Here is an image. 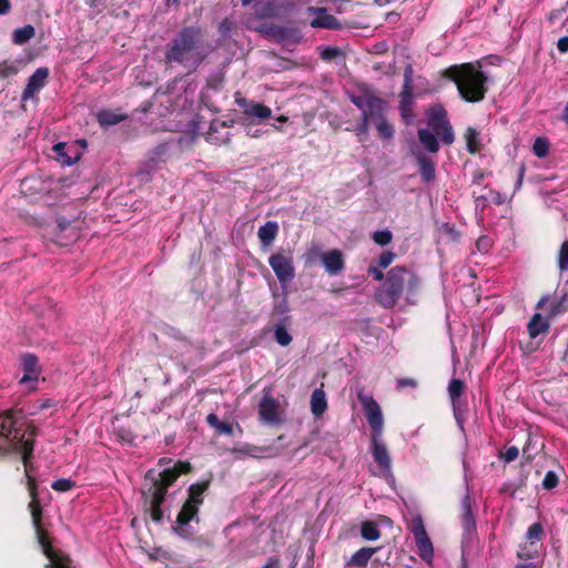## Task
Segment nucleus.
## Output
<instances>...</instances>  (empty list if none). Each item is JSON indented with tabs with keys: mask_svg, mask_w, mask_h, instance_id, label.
<instances>
[{
	"mask_svg": "<svg viewBox=\"0 0 568 568\" xmlns=\"http://www.w3.org/2000/svg\"><path fill=\"white\" fill-rule=\"evenodd\" d=\"M213 47L205 39V30L199 26L181 28L165 44V68L181 67L192 73L206 60Z\"/></svg>",
	"mask_w": 568,
	"mask_h": 568,
	"instance_id": "1",
	"label": "nucleus"
},
{
	"mask_svg": "<svg viewBox=\"0 0 568 568\" xmlns=\"http://www.w3.org/2000/svg\"><path fill=\"white\" fill-rule=\"evenodd\" d=\"M420 287L417 274L406 266H394L374 294L375 302L384 308H393L402 297L408 304H416Z\"/></svg>",
	"mask_w": 568,
	"mask_h": 568,
	"instance_id": "2",
	"label": "nucleus"
},
{
	"mask_svg": "<svg viewBox=\"0 0 568 568\" xmlns=\"http://www.w3.org/2000/svg\"><path fill=\"white\" fill-rule=\"evenodd\" d=\"M37 428L29 426L21 412L8 410L0 415V453H19L24 465L33 452Z\"/></svg>",
	"mask_w": 568,
	"mask_h": 568,
	"instance_id": "3",
	"label": "nucleus"
},
{
	"mask_svg": "<svg viewBox=\"0 0 568 568\" xmlns=\"http://www.w3.org/2000/svg\"><path fill=\"white\" fill-rule=\"evenodd\" d=\"M473 63L454 64L442 72V77L453 81L459 97L468 103H477L485 99L488 91L487 75Z\"/></svg>",
	"mask_w": 568,
	"mask_h": 568,
	"instance_id": "4",
	"label": "nucleus"
},
{
	"mask_svg": "<svg viewBox=\"0 0 568 568\" xmlns=\"http://www.w3.org/2000/svg\"><path fill=\"white\" fill-rule=\"evenodd\" d=\"M29 484V495L31 497V501L29 504V509L32 517V524L36 530V536L38 539L39 545L42 548V551L44 556L50 560V567L51 568H65L62 565V558L57 551L50 541L49 535L47 530L42 526V506L40 503V498L38 495V488L34 479L29 477L28 479Z\"/></svg>",
	"mask_w": 568,
	"mask_h": 568,
	"instance_id": "5",
	"label": "nucleus"
},
{
	"mask_svg": "<svg viewBox=\"0 0 568 568\" xmlns=\"http://www.w3.org/2000/svg\"><path fill=\"white\" fill-rule=\"evenodd\" d=\"M210 481H199L192 484L187 489V498L182 505L175 520V525L172 526V530L175 535L183 539H190L191 534L187 531V526L192 520L199 521L197 515L200 506L203 505V494L209 489Z\"/></svg>",
	"mask_w": 568,
	"mask_h": 568,
	"instance_id": "6",
	"label": "nucleus"
},
{
	"mask_svg": "<svg viewBox=\"0 0 568 568\" xmlns=\"http://www.w3.org/2000/svg\"><path fill=\"white\" fill-rule=\"evenodd\" d=\"M192 469V466L189 462L179 460L174 464L173 467L164 468L162 471L156 473L154 469H150L146 471L144 476L145 485L163 489L168 495L169 488L178 480V478L182 474H187Z\"/></svg>",
	"mask_w": 568,
	"mask_h": 568,
	"instance_id": "7",
	"label": "nucleus"
},
{
	"mask_svg": "<svg viewBox=\"0 0 568 568\" xmlns=\"http://www.w3.org/2000/svg\"><path fill=\"white\" fill-rule=\"evenodd\" d=\"M268 264L283 288L295 277L294 260L288 251L278 250L268 257Z\"/></svg>",
	"mask_w": 568,
	"mask_h": 568,
	"instance_id": "8",
	"label": "nucleus"
},
{
	"mask_svg": "<svg viewBox=\"0 0 568 568\" xmlns=\"http://www.w3.org/2000/svg\"><path fill=\"white\" fill-rule=\"evenodd\" d=\"M143 511L149 515L150 519L155 524H161L164 518L162 505L166 494L163 489L152 488L148 485L141 490Z\"/></svg>",
	"mask_w": 568,
	"mask_h": 568,
	"instance_id": "9",
	"label": "nucleus"
},
{
	"mask_svg": "<svg viewBox=\"0 0 568 568\" xmlns=\"http://www.w3.org/2000/svg\"><path fill=\"white\" fill-rule=\"evenodd\" d=\"M357 397L371 427V436L381 437L383 434L384 418L379 404L371 395L359 393Z\"/></svg>",
	"mask_w": 568,
	"mask_h": 568,
	"instance_id": "10",
	"label": "nucleus"
},
{
	"mask_svg": "<svg viewBox=\"0 0 568 568\" xmlns=\"http://www.w3.org/2000/svg\"><path fill=\"white\" fill-rule=\"evenodd\" d=\"M21 368L23 372L22 377L19 381L21 385H28L30 390L36 389V385L39 381V376L42 372L39 365V358L32 353H24L21 355Z\"/></svg>",
	"mask_w": 568,
	"mask_h": 568,
	"instance_id": "11",
	"label": "nucleus"
},
{
	"mask_svg": "<svg viewBox=\"0 0 568 568\" xmlns=\"http://www.w3.org/2000/svg\"><path fill=\"white\" fill-rule=\"evenodd\" d=\"M233 121H221L214 119L205 134V140L214 145L229 144L231 142V133L226 129L231 128Z\"/></svg>",
	"mask_w": 568,
	"mask_h": 568,
	"instance_id": "12",
	"label": "nucleus"
},
{
	"mask_svg": "<svg viewBox=\"0 0 568 568\" xmlns=\"http://www.w3.org/2000/svg\"><path fill=\"white\" fill-rule=\"evenodd\" d=\"M80 236L79 230L72 223L63 217H59L52 241L59 246H68L75 242Z\"/></svg>",
	"mask_w": 568,
	"mask_h": 568,
	"instance_id": "13",
	"label": "nucleus"
},
{
	"mask_svg": "<svg viewBox=\"0 0 568 568\" xmlns=\"http://www.w3.org/2000/svg\"><path fill=\"white\" fill-rule=\"evenodd\" d=\"M243 6H248L254 2L255 14L260 19L278 18L284 12L283 4L275 0H241Z\"/></svg>",
	"mask_w": 568,
	"mask_h": 568,
	"instance_id": "14",
	"label": "nucleus"
},
{
	"mask_svg": "<svg viewBox=\"0 0 568 568\" xmlns=\"http://www.w3.org/2000/svg\"><path fill=\"white\" fill-rule=\"evenodd\" d=\"M280 403L272 395L266 394L260 402L258 415L260 419L266 424H278L280 419Z\"/></svg>",
	"mask_w": 568,
	"mask_h": 568,
	"instance_id": "15",
	"label": "nucleus"
},
{
	"mask_svg": "<svg viewBox=\"0 0 568 568\" xmlns=\"http://www.w3.org/2000/svg\"><path fill=\"white\" fill-rule=\"evenodd\" d=\"M235 102L243 110V113L247 118L256 119L257 121H263L272 116L271 108L263 103L247 100L245 98H236Z\"/></svg>",
	"mask_w": 568,
	"mask_h": 568,
	"instance_id": "16",
	"label": "nucleus"
},
{
	"mask_svg": "<svg viewBox=\"0 0 568 568\" xmlns=\"http://www.w3.org/2000/svg\"><path fill=\"white\" fill-rule=\"evenodd\" d=\"M49 77L48 68H38L28 79V83L22 91L21 100L28 101L33 99V97L44 88L47 83V79Z\"/></svg>",
	"mask_w": 568,
	"mask_h": 568,
	"instance_id": "17",
	"label": "nucleus"
},
{
	"mask_svg": "<svg viewBox=\"0 0 568 568\" xmlns=\"http://www.w3.org/2000/svg\"><path fill=\"white\" fill-rule=\"evenodd\" d=\"M379 438L371 436V452L379 469L384 473H389L392 469V458L386 445Z\"/></svg>",
	"mask_w": 568,
	"mask_h": 568,
	"instance_id": "18",
	"label": "nucleus"
},
{
	"mask_svg": "<svg viewBox=\"0 0 568 568\" xmlns=\"http://www.w3.org/2000/svg\"><path fill=\"white\" fill-rule=\"evenodd\" d=\"M308 11L318 13V16L311 21L312 28H322L327 30H339L342 28L341 21L333 14L326 13L325 8L310 7Z\"/></svg>",
	"mask_w": 568,
	"mask_h": 568,
	"instance_id": "19",
	"label": "nucleus"
},
{
	"mask_svg": "<svg viewBox=\"0 0 568 568\" xmlns=\"http://www.w3.org/2000/svg\"><path fill=\"white\" fill-rule=\"evenodd\" d=\"M382 549L378 547H362L355 551L348 560L345 562V567L351 568H366L372 557Z\"/></svg>",
	"mask_w": 568,
	"mask_h": 568,
	"instance_id": "20",
	"label": "nucleus"
},
{
	"mask_svg": "<svg viewBox=\"0 0 568 568\" xmlns=\"http://www.w3.org/2000/svg\"><path fill=\"white\" fill-rule=\"evenodd\" d=\"M399 114L406 125L413 124L415 120L414 94L413 91H400L399 93Z\"/></svg>",
	"mask_w": 568,
	"mask_h": 568,
	"instance_id": "21",
	"label": "nucleus"
},
{
	"mask_svg": "<svg viewBox=\"0 0 568 568\" xmlns=\"http://www.w3.org/2000/svg\"><path fill=\"white\" fill-rule=\"evenodd\" d=\"M386 110L387 101L372 94L368 95V102L366 103V108L362 112V115H367L368 120L374 122L381 118H384Z\"/></svg>",
	"mask_w": 568,
	"mask_h": 568,
	"instance_id": "22",
	"label": "nucleus"
},
{
	"mask_svg": "<svg viewBox=\"0 0 568 568\" xmlns=\"http://www.w3.org/2000/svg\"><path fill=\"white\" fill-rule=\"evenodd\" d=\"M322 262L325 266V270L332 275L339 273L345 266L343 254L338 250H333L325 253L322 256Z\"/></svg>",
	"mask_w": 568,
	"mask_h": 568,
	"instance_id": "23",
	"label": "nucleus"
},
{
	"mask_svg": "<svg viewBox=\"0 0 568 568\" xmlns=\"http://www.w3.org/2000/svg\"><path fill=\"white\" fill-rule=\"evenodd\" d=\"M415 155L422 181L425 183L434 181L436 176L435 163L422 152H417Z\"/></svg>",
	"mask_w": 568,
	"mask_h": 568,
	"instance_id": "24",
	"label": "nucleus"
},
{
	"mask_svg": "<svg viewBox=\"0 0 568 568\" xmlns=\"http://www.w3.org/2000/svg\"><path fill=\"white\" fill-rule=\"evenodd\" d=\"M462 526L465 531L470 532L476 528V520L471 508V498L469 494H466L462 500V514H460Z\"/></svg>",
	"mask_w": 568,
	"mask_h": 568,
	"instance_id": "25",
	"label": "nucleus"
},
{
	"mask_svg": "<svg viewBox=\"0 0 568 568\" xmlns=\"http://www.w3.org/2000/svg\"><path fill=\"white\" fill-rule=\"evenodd\" d=\"M447 123H449L447 112L442 105L430 110L428 115V125L432 128L433 133L438 132L439 129H443Z\"/></svg>",
	"mask_w": 568,
	"mask_h": 568,
	"instance_id": "26",
	"label": "nucleus"
},
{
	"mask_svg": "<svg viewBox=\"0 0 568 568\" xmlns=\"http://www.w3.org/2000/svg\"><path fill=\"white\" fill-rule=\"evenodd\" d=\"M126 118V114L116 113L110 109H103L97 113V121L102 128H109L119 124Z\"/></svg>",
	"mask_w": 568,
	"mask_h": 568,
	"instance_id": "27",
	"label": "nucleus"
},
{
	"mask_svg": "<svg viewBox=\"0 0 568 568\" xmlns=\"http://www.w3.org/2000/svg\"><path fill=\"white\" fill-rule=\"evenodd\" d=\"M527 328L529 336L536 338L540 334L548 333L550 324L541 314L536 313L528 322Z\"/></svg>",
	"mask_w": 568,
	"mask_h": 568,
	"instance_id": "28",
	"label": "nucleus"
},
{
	"mask_svg": "<svg viewBox=\"0 0 568 568\" xmlns=\"http://www.w3.org/2000/svg\"><path fill=\"white\" fill-rule=\"evenodd\" d=\"M327 409L326 394L322 388L313 390L311 396V410L314 416L321 417Z\"/></svg>",
	"mask_w": 568,
	"mask_h": 568,
	"instance_id": "29",
	"label": "nucleus"
},
{
	"mask_svg": "<svg viewBox=\"0 0 568 568\" xmlns=\"http://www.w3.org/2000/svg\"><path fill=\"white\" fill-rule=\"evenodd\" d=\"M278 233V224L275 221H267L257 231V236L264 246L273 243Z\"/></svg>",
	"mask_w": 568,
	"mask_h": 568,
	"instance_id": "30",
	"label": "nucleus"
},
{
	"mask_svg": "<svg viewBox=\"0 0 568 568\" xmlns=\"http://www.w3.org/2000/svg\"><path fill=\"white\" fill-rule=\"evenodd\" d=\"M417 136L420 144L427 150L429 153H437L439 151V142L436 135L429 131L428 129H419L417 131Z\"/></svg>",
	"mask_w": 568,
	"mask_h": 568,
	"instance_id": "31",
	"label": "nucleus"
},
{
	"mask_svg": "<svg viewBox=\"0 0 568 568\" xmlns=\"http://www.w3.org/2000/svg\"><path fill=\"white\" fill-rule=\"evenodd\" d=\"M206 423L209 426L215 429L217 435L233 436L234 427L227 422H221L216 414L211 413L206 416Z\"/></svg>",
	"mask_w": 568,
	"mask_h": 568,
	"instance_id": "32",
	"label": "nucleus"
},
{
	"mask_svg": "<svg viewBox=\"0 0 568 568\" xmlns=\"http://www.w3.org/2000/svg\"><path fill=\"white\" fill-rule=\"evenodd\" d=\"M466 141V150L470 154H477L480 152V140L479 132L473 126H468L464 133Z\"/></svg>",
	"mask_w": 568,
	"mask_h": 568,
	"instance_id": "33",
	"label": "nucleus"
},
{
	"mask_svg": "<svg viewBox=\"0 0 568 568\" xmlns=\"http://www.w3.org/2000/svg\"><path fill=\"white\" fill-rule=\"evenodd\" d=\"M361 537L367 541L379 539L382 532L378 525L373 520H364L359 527Z\"/></svg>",
	"mask_w": 568,
	"mask_h": 568,
	"instance_id": "34",
	"label": "nucleus"
},
{
	"mask_svg": "<svg viewBox=\"0 0 568 568\" xmlns=\"http://www.w3.org/2000/svg\"><path fill=\"white\" fill-rule=\"evenodd\" d=\"M375 128L377 131V135L379 139L384 141H389L394 138L395 129L392 123L388 122L386 115L384 118H381L376 121H374Z\"/></svg>",
	"mask_w": 568,
	"mask_h": 568,
	"instance_id": "35",
	"label": "nucleus"
},
{
	"mask_svg": "<svg viewBox=\"0 0 568 568\" xmlns=\"http://www.w3.org/2000/svg\"><path fill=\"white\" fill-rule=\"evenodd\" d=\"M36 34V30L31 24H26L18 28L12 33V42L17 45H23L31 40Z\"/></svg>",
	"mask_w": 568,
	"mask_h": 568,
	"instance_id": "36",
	"label": "nucleus"
},
{
	"mask_svg": "<svg viewBox=\"0 0 568 568\" xmlns=\"http://www.w3.org/2000/svg\"><path fill=\"white\" fill-rule=\"evenodd\" d=\"M260 34L273 38L276 40H281L284 38V28L272 23V22H264L260 27L255 29Z\"/></svg>",
	"mask_w": 568,
	"mask_h": 568,
	"instance_id": "37",
	"label": "nucleus"
},
{
	"mask_svg": "<svg viewBox=\"0 0 568 568\" xmlns=\"http://www.w3.org/2000/svg\"><path fill=\"white\" fill-rule=\"evenodd\" d=\"M415 541H416V546L418 548V555L420 556V558H423L424 560H428V559L433 558L434 549H433V544H432L428 535H425L423 537L422 536L416 537Z\"/></svg>",
	"mask_w": 568,
	"mask_h": 568,
	"instance_id": "38",
	"label": "nucleus"
},
{
	"mask_svg": "<svg viewBox=\"0 0 568 568\" xmlns=\"http://www.w3.org/2000/svg\"><path fill=\"white\" fill-rule=\"evenodd\" d=\"M568 311V293H565L560 298L555 300L550 303L548 313L549 318L557 317Z\"/></svg>",
	"mask_w": 568,
	"mask_h": 568,
	"instance_id": "39",
	"label": "nucleus"
},
{
	"mask_svg": "<svg viewBox=\"0 0 568 568\" xmlns=\"http://www.w3.org/2000/svg\"><path fill=\"white\" fill-rule=\"evenodd\" d=\"M19 72V62L11 60H3L0 62V80L13 78Z\"/></svg>",
	"mask_w": 568,
	"mask_h": 568,
	"instance_id": "40",
	"label": "nucleus"
},
{
	"mask_svg": "<svg viewBox=\"0 0 568 568\" xmlns=\"http://www.w3.org/2000/svg\"><path fill=\"white\" fill-rule=\"evenodd\" d=\"M466 389V384L464 381L454 378L450 381L448 385V395L450 400L455 404L460 396L464 394Z\"/></svg>",
	"mask_w": 568,
	"mask_h": 568,
	"instance_id": "41",
	"label": "nucleus"
},
{
	"mask_svg": "<svg viewBox=\"0 0 568 568\" xmlns=\"http://www.w3.org/2000/svg\"><path fill=\"white\" fill-rule=\"evenodd\" d=\"M549 141L546 138H537L532 144L534 154L539 158H546L549 153Z\"/></svg>",
	"mask_w": 568,
	"mask_h": 568,
	"instance_id": "42",
	"label": "nucleus"
},
{
	"mask_svg": "<svg viewBox=\"0 0 568 568\" xmlns=\"http://www.w3.org/2000/svg\"><path fill=\"white\" fill-rule=\"evenodd\" d=\"M274 338L281 346H287L292 343V336L283 325H277L274 331Z\"/></svg>",
	"mask_w": 568,
	"mask_h": 568,
	"instance_id": "43",
	"label": "nucleus"
},
{
	"mask_svg": "<svg viewBox=\"0 0 568 568\" xmlns=\"http://www.w3.org/2000/svg\"><path fill=\"white\" fill-rule=\"evenodd\" d=\"M544 529L540 523H534L528 527L526 538L529 542H538L542 539Z\"/></svg>",
	"mask_w": 568,
	"mask_h": 568,
	"instance_id": "44",
	"label": "nucleus"
},
{
	"mask_svg": "<svg viewBox=\"0 0 568 568\" xmlns=\"http://www.w3.org/2000/svg\"><path fill=\"white\" fill-rule=\"evenodd\" d=\"M538 556V546L536 542H529L524 545L517 552L519 559H532Z\"/></svg>",
	"mask_w": 568,
	"mask_h": 568,
	"instance_id": "45",
	"label": "nucleus"
},
{
	"mask_svg": "<svg viewBox=\"0 0 568 568\" xmlns=\"http://www.w3.org/2000/svg\"><path fill=\"white\" fill-rule=\"evenodd\" d=\"M435 135L439 136L444 144L450 145L455 141V134L450 122L444 125L443 129H439L438 132H434Z\"/></svg>",
	"mask_w": 568,
	"mask_h": 568,
	"instance_id": "46",
	"label": "nucleus"
},
{
	"mask_svg": "<svg viewBox=\"0 0 568 568\" xmlns=\"http://www.w3.org/2000/svg\"><path fill=\"white\" fill-rule=\"evenodd\" d=\"M372 239L377 245L385 246L392 242L393 233L389 230L376 231Z\"/></svg>",
	"mask_w": 568,
	"mask_h": 568,
	"instance_id": "47",
	"label": "nucleus"
},
{
	"mask_svg": "<svg viewBox=\"0 0 568 568\" xmlns=\"http://www.w3.org/2000/svg\"><path fill=\"white\" fill-rule=\"evenodd\" d=\"M75 487V481L70 478H60L51 484V488L55 491L65 493Z\"/></svg>",
	"mask_w": 568,
	"mask_h": 568,
	"instance_id": "48",
	"label": "nucleus"
},
{
	"mask_svg": "<svg viewBox=\"0 0 568 568\" xmlns=\"http://www.w3.org/2000/svg\"><path fill=\"white\" fill-rule=\"evenodd\" d=\"M558 267L560 271H568V240L565 241L559 250Z\"/></svg>",
	"mask_w": 568,
	"mask_h": 568,
	"instance_id": "49",
	"label": "nucleus"
},
{
	"mask_svg": "<svg viewBox=\"0 0 568 568\" xmlns=\"http://www.w3.org/2000/svg\"><path fill=\"white\" fill-rule=\"evenodd\" d=\"M372 121L368 120L367 115H362L361 122L357 124L355 129L356 135L359 138L361 141L364 140L368 135L369 132V123Z\"/></svg>",
	"mask_w": 568,
	"mask_h": 568,
	"instance_id": "50",
	"label": "nucleus"
},
{
	"mask_svg": "<svg viewBox=\"0 0 568 568\" xmlns=\"http://www.w3.org/2000/svg\"><path fill=\"white\" fill-rule=\"evenodd\" d=\"M410 531L414 535V538L427 535L420 516H417L416 518L413 519L410 525Z\"/></svg>",
	"mask_w": 568,
	"mask_h": 568,
	"instance_id": "51",
	"label": "nucleus"
},
{
	"mask_svg": "<svg viewBox=\"0 0 568 568\" xmlns=\"http://www.w3.org/2000/svg\"><path fill=\"white\" fill-rule=\"evenodd\" d=\"M339 55H343V52L337 47H325L321 51V58L324 61H332L333 59H335V58H337Z\"/></svg>",
	"mask_w": 568,
	"mask_h": 568,
	"instance_id": "52",
	"label": "nucleus"
},
{
	"mask_svg": "<svg viewBox=\"0 0 568 568\" xmlns=\"http://www.w3.org/2000/svg\"><path fill=\"white\" fill-rule=\"evenodd\" d=\"M396 258V254L392 251L383 252L377 261V265L382 268H387Z\"/></svg>",
	"mask_w": 568,
	"mask_h": 568,
	"instance_id": "53",
	"label": "nucleus"
},
{
	"mask_svg": "<svg viewBox=\"0 0 568 568\" xmlns=\"http://www.w3.org/2000/svg\"><path fill=\"white\" fill-rule=\"evenodd\" d=\"M558 485V476L555 471L549 470L546 473L544 480H542V487L547 490H550Z\"/></svg>",
	"mask_w": 568,
	"mask_h": 568,
	"instance_id": "54",
	"label": "nucleus"
},
{
	"mask_svg": "<svg viewBox=\"0 0 568 568\" xmlns=\"http://www.w3.org/2000/svg\"><path fill=\"white\" fill-rule=\"evenodd\" d=\"M402 91H413V68L406 67L404 70V83Z\"/></svg>",
	"mask_w": 568,
	"mask_h": 568,
	"instance_id": "55",
	"label": "nucleus"
},
{
	"mask_svg": "<svg viewBox=\"0 0 568 568\" xmlns=\"http://www.w3.org/2000/svg\"><path fill=\"white\" fill-rule=\"evenodd\" d=\"M64 149H65V144L62 142H59L53 146V151L55 152L57 158L59 160H61L63 163L70 165L72 162H71V159L69 156H67Z\"/></svg>",
	"mask_w": 568,
	"mask_h": 568,
	"instance_id": "56",
	"label": "nucleus"
},
{
	"mask_svg": "<svg viewBox=\"0 0 568 568\" xmlns=\"http://www.w3.org/2000/svg\"><path fill=\"white\" fill-rule=\"evenodd\" d=\"M476 246L479 252L487 253L491 247V240L487 235L480 236L476 241Z\"/></svg>",
	"mask_w": 568,
	"mask_h": 568,
	"instance_id": "57",
	"label": "nucleus"
},
{
	"mask_svg": "<svg viewBox=\"0 0 568 568\" xmlns=\"http://www.w3.org/2000/svg\"><path fill=\"white\" fill-rule=\"evenodd\" d=\"M383 268L379 267L378 265H374V264H371L367 268V272L369 275L373 276V278L375 281H378V282H384L385 281V277L386 275L383 273L382 271Z\"/></svg>",
	"mask_w": 568,
	"mask_h": 568,
	"instance_id": "58",
	"label": "nucleus"
},
{
	"mask_svg": "<svg viewBox=\"0 0 568 568\" xmlns=\"http://www.w3.org/2000/svg\"><path fill=\"white\" fill-rule=\"evenodd\" d=\"M519 455V449L516 446L507 447L506 450L501 454V458L506 463L514 462Z\"/></svg>",
	"mask_w": 568,
	"mask_h": 568,
	"instance_id": "59",
	"label": "nucleus"
},
{
	"mask_svg": "<svg viewBox=\"0 0 568 568\" xmlns=\"http://www.w3.org/2000/svg\"><path fill=\"white\" fill-rule=\"evenodd\" d=\"M418 386V383L415 378L406 377V378H399L396 382V388L403 389L405 387L416 388Z\"/></svg>",
	"mask_w": 568,
	"mask_h": 568,
	"instance_id": "60",
	"label": "nucleus"
},
{
	"mask_svg": "<svg viewBox=\"0 0 568 568\" xmlns=\"http://www.w3.org/2000/svg\"><path fill=\"white\" fill-rule=\"evenodd\" d=\"M368 95L369 94H364V95H352L351 97V101L352 103L357 106L358 109L362 110V112L364 111V109L366 108V103L368 102Z\"/></svg>",
	"mask_w": 568,
	"mask_h": 568,
	"instance_id": "61",
	"label": "nucleus"
},
{
	"mask_svg": "<svg viewBox=\"0 0 568 568\" xmlns=\"http://www.w3.org/2000/svg\"><path fill=\"white\" fill-rule=\"evenodd\" d=\"M232 27L233 22L229 18H225L220 23L219 31L221 34L226 36L231 31Z\"/></svg>",
	"mask_w": 568,
	"mask_h": 568,
	"instance_id": "62",
	"label": "nucleus"
},
{
	"mask_svg": "<svg viewBox=\"0 0 568 568\" xmlns=\"http://www.w3.org/2000/svg\"><path fill=\"white\" fill-rule=\"evenodd\" d=\"M557 49L561 53L568 52V36L562 37L557 42Z\"/></svg>",
	"mask_w": 568,
	"mask_h": 568,
	"instance_id": "63",
	"label": "nucleus"
},
{
	"mask_svg": "<svg viewBox=\"0 0 568 568\" xmlns=\"http://www.w3.org/2000/svg\"><path fill=\"white\" fill-rule=\"evenodd\" d=\"M261 568H280V559L275 556L270 557L267 562Z\"/></svg>",
	"mask_w": 568,
	"mask_h": 568,
	"instance_id": "64",
	"label": "nucleus"
}]
</instances>
